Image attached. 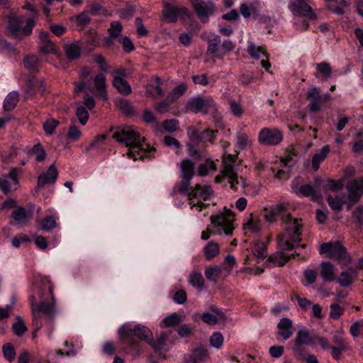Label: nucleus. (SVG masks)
<instances>
[{
    "label": "nucleus",
    "instance_id": "1",
    "mask_svg": "<svg viewBox=\"0 0 363 363\" xmlns=\"http://www.w3.org/2000/svg\"><path fill=\"white\" fill-rule=\"evenodd\" d=\"M179 182L177 183L171 192L174 196L177 194L186 196L191 208L198 207L199 211L206 208L208 204L203 203L209 200L214 191L209 185H201L196 184L194 186L190 187L193 177L195 175V164L189 159H184L180 162Z\"/></svg>",
    "mask_w": 363,
    "mask_h": 363
},
{
    "label": "nucleus",
    "instance_id": "2",
    "mask_svg": "<svg viewBox=\"0 0 363 363\" xmlns=\"http://www.w3.org/2000/svg\"><path fill=\"white\" fill-rule=\"evenodd\" d=\"M53 288V284L49 278L43 277L34 285L33 294L29 297L33 322L37 330L43 325L40 320L41 313L50 320H52L55 315L56 299Z\"/></svg>",
    "mask_w": 363,
    "mask_h": 363
},
{
    "label": "nucleus",
    "instance_id": "3",
    "mask_svg": "<svg viewBox=\"0 0 363 363\" xmlns=\"http://www.w3.org/2000/svg\"><path fill=\"white\" fill-rule=\"evenodd\" d=\"M113 138L128 147L127 155L134 161L150 157V150L143 147L145 138L140 137L132 128H117L113 133Z\"/></svg>",
    "mask_w": 363,
    "mask_h": 363
},
{
    "label": "nucleus",
    "instance_id": "4",
    "mask_svg": "<svg viewBox=\"0 0 363 363\" xmlns=\"http://www.w3.org/2000/svg\"><path fill=\"white\" fill-rule=\"evenodd\" d=\"M286 225L284 230L277 238L278 248L281 250L291 251L295 247L305 248L306 244L300 245L303 232V225L298 218H293L290 214L284 217Z\"/></svg>",
    "mask_w": 363,
    "mask_h": 363
},
{
    "label": "nucleus",
    "instance_id": "5",
    "mask_svg": "<svg viewBox=\"0 0 363 363\" xmlns=\"http://www.w3.org/2000/svg\"><path fill=\"white\" fill-rule=\"evenodd\" d=\"M118 334L123 344L130 347H134L138 342L136 337L142 341L149 343L152 331L147 327L138 324L131 328L128 325H123L118 329Z\"/></svg>",
    "mask_w": 363,
    "mask_h": 363
},
{
    "label": "nucleus",
    "instance_id": "6",
    "mask_svg": "<svg viewBox=\"0 0 363 363\" xmlns=\"http://www.w3.org/2000/svg\"><path fill=\"white\" fill-rule=\"evenodd\" d=\"M8 26L6 29V35L15 39L22 40L23 36H29L32 34L35 21L33 18H28L26 26L22 27L23 20L22 17L11 13L8 16Z\"/></svg>",
    "mask_w": 363,
    "mask_h": 363
},
{
    "label": "nucleus",
    "instance_id": "7",
    "mask_svg": "<svg viewBox=\"0 0 363 363\" xmlns=\"http://www.w3.org/2000/svg\"><path fill=\"white\" fill-rule=\"evenodd\" d=\"M289 9L294 16L303 18L302 30L309 28L308 21H315L317 14L308 4L307 0H294L289 3Z\"/></svg>",
    "mask_w": 363,
    "mask_h": 363
},
{
    "label": "nucleus",
    "instance_id": "8",
    "mask_svg": "<svg viewBox=\"0 0 363 363\" xmlns=\"http://www.w3.org/2000/svg\"><path fill=\"white\" fill-rule=\"evenodd\" d=\"M320 254H326L327 257L335 260L350 262L346 247L339 241L324 242L320 245Z\"/></svg>",
    "mask_w": 363,
    "mask_h": 363
},
{
    "label": "nucleus",
    "instance_id": "9",
    "mask_svg": "<svg viewBox=\"0 0 363 363\" xmlns=\"http://www.w3.org/2000/svg\"><path fill=\"white\" fill-rule=\"evenodd\" d=\"M216 108V103L212 99H206L202 96L189 98L185 105L186 112L207 114L211 110Z\"/></svg>",
    "mask_w": 363,
    "mask_h": 363
},
{
    "label": "nucleus",
    "instance_id": "10",
    "mask_svg": "<svg viewBox=\"0 0 363 363\" xmlns=\"http://www.w3.org/2000/svg\"><path fill=\"white\" fill-rule=\"evenodd\" d=\"M210 219L213 228L216 230H220L222 231L223 230L226 235L233 234L234 230L233 226L234 214L230 210L225 208L224 212L217 215H212Z\"/></svg>",
    "mask_w": 363,
    "mask_h": 363
},
{
    "label": "nucleus",
    "instance_id": "11",
    "mask_svg": "<svg viewBox=\"0 0 363 363\" xmlns=\"http://www.w3.org/2000/svg\"><path fill=\"white\" fill-rule=\"evenodd\" d=\"M284 140L283 132L276 127H264L260 129L257 141L261 145L277 146Z\"/></svg>",
    "mask_w": 363,
    "mask_h": 363
},
{
    "label": "nucleus",
    "instance_id": "12",
    "mask_svg": "<svg viewBox=\"0 0 363 363\" xmlns=\"http://www.w3.org/2000/svg\"><path fill=\"white\" fill-rule=\"evenodd\" d=\"M306 98L309 101L308 108L311 112L320 111L322 106L331 100V95L328 93L320 94V87L308 88Z\"/></svg>",
    "mask_w": 363,
    "mask_h": 363
},
{
    "label": "nucleus",
    "instance_id": "13",
    "mask_svg": "<svg viewBox=\"0 0 363 363\" xmlns=\"http://www.w3.org/2000/svg\"><path fill=\"white\" fill-rule=\"evenodd\" d=\"M191 3L196 16L203 23H207L216 11V4L211 0H191Z\"/></svg>",
    "mask_w": 363,
    "mask_h": 363
},
{
    "label": "nucleus",
    "instance_id": "14",
    "mask_svg": "<svg viewBox=\"0 0 363 363\" xmlns=\"http://www.w3.org/2000/svg\"><path fill=\"white\" fill-rule=\"evenodd\" d=\"M346 189L348 191L347 206L349 210L360 200L363 195V177L350 180Z\"/></svg>",
    "mask_w": 363,
    "mask_h": 363
},
{
    "label": "nucleus",
    "instance_id": "15",
    "mask_svg": "<svg viewBox=\"0 0 363 363\" xmlns=\"http://www.w3.org/2000/svg\"><path fill=\"white\" fill-rule=\"evenodd\" d=\"M162 13L164 20L169 23L177 22L179 16H181L182 18L190 17L188 9L186 7L179 8L177 6H172L169 3H165L164 4V9Z\"/></svg>",
    "mask_w": 363,
    "mask_h": 363
},
{
    "label": "nucleus",
    "instance_id": "16",
    "mask_svg": "<svg viewBox=\"0 0 363 363\" xmlns=\"http://www.w3.org/2000/svg\"><path fill=\"white\" fill-rule=\"evenodd\" d=\"M247 52L252 58L255 60L259 59L260 55L262 54L266 57V60H262L261 61L262 67L267 72H269L271 67V63L269 60V55L267 52V48L264 45L256 46L254 43H250L247 45Z\"/></svg>",
    "mask_w": 363,
    "mask_h": 363
},
{
    "label": "nucleus",
    "instance_id": "17",
    "mask_svg": "<svg viewBox=\"0 0 363 363\" xmlns=\"http://www.w3.org/2000/svg\"><path fill=\"white\" fill-rule=\"evenodd\" d=\"M21 173V169L18 167H13L10 169L9 174H4L0 178V190L5 195H8L11 192V186L8 179L12 181L15 186L19 184L18 176Z\"/></svg>",
    "mask_w": 363,
    "mask_h": 363
},
{
    "label": "nucleus",
    "instance_id": "18",
    "mask_svg": "<svg viewBox=\"0 0 363 363\" xmlns=\"http://www.w3.org/2000/svg\"><path fill=\"white\" fill-rule=\"evenodd\" d=\"M26 85L25 98L26 99H33L38 93L43 94L45 91L44 80L35 77H30L26 81Z\"/></svg>",
    "mask_w": 363,
    "mask_h": 363
},
{
    "label": "nucleus",
    "instance_id": "19",
    "mask_svg": "<svg viewBox=\"0 0 363 363\" xmlns=\"http://www.w3.org/2000/svg\"><path fill=\"white\" fill-rule=\"evenodd\" d=\"M32 211H27L24 207L19 206L12 212V220L9 222V224L11 225H26L32 218Z\"/></svg>",
    "mask_w": 363,
    "mask_h": 363
},
{
    "label": "nucleus",
    "instance_id": "20",
    "mask_svg": "<svg viewBox=\"0 0 363 363\" xmlns=\"http://www.w3.org/2000/svg\"><path fill=\"white\" fill-rule=\"evenodd\" d=\"M291 189L298 196L310 197L312 201H316L318 199L317 189L311 184H303L298 186V182L293 181Z\"/></svg>",
    "mask_w": 363,
    "mask_h": 363
},
{
    "label": "nucleus",
    "instance_id": "21",
    "mask_svg": "<svg viewBox=\"0 0 363 363\" xmlns=\"http://www.w3.org/2000/svg\"><path fill=\"white\" fill-rule=\"evenodd\" d=\"M58 176V171L55 164H51L46 172L42 173L38 178L37 187L43 188L46 184H53Z\"/></svg>",
    "mask_w": 363,
    "mask_h": 363
},
{
    "label": "nucleus",
    "instance_id": "22",
    "mask_svg": "<svg viewBox=\"0 0 363 363\" xmlns=\"http://www.w3.org/2000/svg\"><path fill=\"white\" fill-rule=\"evenodd\" d=\"M208 357V352L203 346H200L184 357V363H201Z\"/></svg>",
    "mask_w": 363,
    "mask_h": 363
},
{
    "label": "nucleus",
    "instance_id": "23",
    "mask_svg": "<svg viewBox=\"0 0 363 363\" xmlns=\"http://www.w3.org/2000/svg\"><path fill=\"white\" fill-rule=\"evenodd\" d=\"M39 51L43 54H55L57 52L56 45L50 39L47 32L41 31L39 34Z\"/></svg>",
    "mask_w": 363,
    "mask_h": 363
},
{
    "label": "nucleus",
    "instance_id": "24",
    "mask_svg": "<svg viewBox=\"0 0 363 363\" xmlns=\"http://www.w3.org/2000/svg\"><path fill=\"white\" fill-rule=\"evenodd\" d=\"M289 262L286 255L282 251H277L271 254L264 263L267 268L274 267H284Z\"/></svg>",
    "mask_w": 363,
    "mask_h": 363
},
{
    "label": "nucleus",
    "instance_id": "25",
    "mask_svg": "<svg viewBox=\"0 0 363 363\" xmlns=\"http://www.w3.org/2000/svg\"><path fill=\"white\" fill-rule=\"evenodd\" d=\"M94 84L97 91L96 96L104 100H107L106 79L104 74H98L94 79Z\"/></svg>",
    "mask_w": 363,
    "mask_h": 363
},
{
    "label": "nucleus",
    "instance_id": "26",
    "mask_svg": "<svg viewBox=\"0 0 363 363\" xmlns=\"http://www.w3.org/2000/svg\"><path fill=\"white\" fill-rule=\"evenodd\" d=\"M292 320L288 318H281L278 325V334L285 340L289 339L292 335Z\"/></svg>",
    "mask_w": 363,
    "mask_h": 363
},
{
    "label": "nucleus",
    "instance_id": "27",
    "mask_svg": "<svg viewBox=\"0 0 363 363\" xmlns=\"http://www.w3.org/2000/svg\"><path fill=\"white\" fill-rule=\"evenodd\" d=\"M320 274L323 282L335 281V267L329 262H322L320 264Z\"/></svg>",
    "mask_w": 363,
    "mask_h": 363
},
{
    "label": "nucleus",
    "instance_id": "28",
    "mask_svg": "<svg viewBox=\"0 0 363 363\" xmlns=\"http://www.w3.org/2000/svg\"><path fill=\"white\" fill-rule=\"evenodd\" d=\"M63 50L69 61L79 59L82 54V48L77 43L65 44Z\"/></svg>",
    "mask_w": 363,
    "mask_h": 363
},
{
    "label": "nucleus",
    "instance_id": "29",
    "mask_svg": "<svg viewBox=\"0 0 363 363\" xmlns=\"http://www.w3.org/2000/svg\"><path fill=\"white\" fill-rule=\"evenodd\" d=\"M356 277V271L353 269H350L349 271H344L340 273V277L337 279V282L341 286L348 287L353 284Z\"/></svg>",
    "mask_w": 363,
    "mask_h": 363
},
{
    "label": "nucleus",
    "instance_id": "30",
    "mask_svg": "<svg viewBox=\"0 0 363 363\" xmlns=\"http://www.w3.org/2000/svg\"><path fill=\"white\" fill-rule=\"evenodd\" d=\"M218 133V130H212L209 128H206L202 132L199 133L197 130L193 131V135L196 138V139L202 143L208 142L210 143H213L216 139V134Z\"/></svg>",
    "mask_w": 363,
    "mask_h": 363
},
{
    "label": "nucleus",
    "instance_id": "31",
    "mask_svg": "<svg viewBox=\"0 0 363 363\" xmlns=\"http://www.w3.org/2000/svg\"><path fill=\"white\" fill-rule=\"evenodd\" d=\"M205 40L208 45L206 53L208 55H214L217 53L219 50V45L221 43L220 37L218 35L213 33L206 37Z\"/></svg>",
    "mask_w": 363,
    "mask_h": 363
},
{
    "label": "nucleus",
    "instance_id": "32",
    "mask_svg": "<svg viewBox=\"0 0 363 363\" xmlns=\"http://www.w3.org/2000/svg\"><path fill=\"white\" fill-rule=\"evenodd\" d=\"M330 147L326 145L321 147L320 151L315 153L312 158V168L317 171L320 167V164L325 160L330 152Z\"/></svg>",
    "mask_w": 363,
    "mask_h": 363
},
{
    "label": "nucleus",
    "instance_id": "33",
    "mask_svg": "<svg viewBox=\"0 0 363 363\" xmlns=\"http://www.w3.org/2000/svg\"><path fill=\"white\" fill-rule=\"evenodd\" d=\"M19 101V94L16 91L10 92L4 99V109L6 111H11L15 108Z\"/></svg>",
    "mask_w": 363,
    "mask_h": 363
},
{
    "label": "nucleus",
    "instance_id": "34",
    "mask_svg": "<svg viewBox=\"0 0 363 363\" xmlns=\"http://www.w3.org/2000/svg\"><path fill=\"white\" fill-rule=\"evenodd\" d=\"M220 253V246L218 243L211 241L203 247V254L206 260L210 261Z\"/></svg>",
    "mask_w": 363,
    "mask_h": 363
},
{
    "label": "nucleus",
    "instance_id": "35",
    "mask_svg": "<svg viewBox=\"0 0 363 363\" xmlns=\"http://www.w3.org/2000/svg\"><path fill=\"white\" fill-rule=\"evenodd\" d=\"M113 86L117 91L123 94L128 95L131 93V86L128 82L121 77H114L113 79Z\"/></svg>",
    "mask_w": 363,
    "mask_h": 363
},
{
    "label": "nucleus",
    "instance_id": "36",
    "mask_svg": "<svg viewBox=\"0 0 363 363\" xmlns=\"http://www.w3.org/2000/svg\"><path fill=\"white\" fill-rule=\"evenodd\" d=\"M188 85L186 83L182 82L176 86L168 96V99L172 102H175L182 96H183L187 91Z\"/></svg>",
    "mask_w": 363,
    "mask_h": 363
},
{
    "label": "nucleus",
    "instance_id": "37",
    "mask_svg": "<svg viewBox=\"0 0 363 363\" xmlns=\"http://www.w3.org/2000/svg\"><path fill=\"white\" fill-rule=\"evenodd\" d=\"M25 67L32 72H38L40 67V60L37 55H27L23 59Z\"/></svg>",
    "mask_w": 363,
    "mask_h": 363
},
{
    "label": "nucleus",
    "instance_id": "38",
    "mask_svg": "<svg viewBox=\"0 0 363 363\" xmlns=\"http://www.w3.org/2000/svg\"><path fill=\"white\" fill-rule=\"evenodd\" d=\"M252 252L257 258L263 259L267 257V247L263 242L257 240L254 243Z\"/></svg>",
    "mask_w": 363,
    "mask_h": 363
},
{
    "label": "nucleus",
    "instance_id": "39",
    "mask_svg": "<svg viewBox=\"0 0 363 363\" xmlns=\"http://www.w3.org/2000/svg\"><path fill=\"white\" fill-rule=\"evenodd\" d=\"M168 335L166 332H162L160 336L155 340L152 335L149 342V345L155 350L159 351L163 348L166 344Z\"/></svg>",
    "mask_w": 363,
    "mask_h": 363
},
{
    "label": "nucleus",
    "instance_id": "40",
    "mask_svg": "<svg viewBox=\"0 0 363 363\" xmlns=\"http://www.w3.org/2000/svg\"><path fill=\"white\" fill-rule=\"evenodd\" d=\"M57 226L56 220L52 216H47L39 222V228L44 231H50Z\"/></svg>",
    "mask_w": 363,
    "mask_h": 363
},
{
    "label": "nucleus",
    "instance_id": "41",
    "mask_svg": "<svg viewBox=\"0 0 363 363\" xmlns=\"http://www.w3.org/2000/svg\"><path fill=\"white\" fill-rule=\"evenodd\" d=\"M189 281L194 287L201 289L204 286L205 280L201 272L193 271L189 274Z\"/></svg>",
    "mask_w": 363,
    "mask_h": 363
},
{
    "label": "nucleus",
    "instance_id": "42",
    "mask_svg": "<svg viewBox=\"0 0 363 363\" xmlns=\"http://www.w3.org/2000/svg\"><path fill=\"white\" fill-rule=\"evenodd\" d=\"M236 145L240 150H247L252 145V140L246 133H241L237 135Z\"/></svg>",
    "mask_w": 363,
    "mask_h": 363
},
{
    "label": "nucleus",
    "instance_id": "43",
    "mask_svg": "<svg viewBox=\"0 0 363 363\" xmlns=\"http://www.w3.org/2000/svg\"><path fill=\"white\" fill-rule=\"evenodd\" d=\"M216 169L215 162L208 160L206 162L199 164L197 172L199 176L203 177L206 176L210 171H216Z\"/></svg>",
    "mask_w": 363,
    "mask_h": 363
},
{
    "label": "nucleus",
    "instance_id": "44",
    "mask_svg": "<svg viewBox=\"0 0 363 363\" xmlns=\"http://www.w3.org/2000/svg\"><path fill=\"white\" fill-rule=\"evenodd\" d=\"M220 273V267L216 265L207 267L204 272L206 279L214 283L217 282L218 278Z\"/></svg>",
    "mask_w": 363,
    "mask_h": 363
},
{
    "label": "nucleus",
    "instance_id": "45",
    "mask_svg": "<svg viewBox=\"0 0 363 363\" xmlns=\"http://www.w3.org/2000/svg\"><path fill=\"white\" fill-rule=\"evenodd\" d=\"M182 321L181 315L174 313L163 319L160 323L162 327H174Z\"/></svg>",
    "mask_w": 363,
    "mask_h": 363
},
{
    "label": "nucleus",
    "instance_id": "46",
    "mask_svg": "<svg viewBox=\"0 0 363 363\" xmlns=\"http://www.w3.org/2000/svg\"><path fill=\"white\" fill-rule=\"evenodd\" d=\"M147 92L155 99L162 96L163 90L161 79L158 77L156 78V84L155 86L150 85L147 89Z\"/></svg>",
    "mask_w": 363,
    "mask_h": 363
},
{
    "label": "nucleus",
    "instance_id": "47",
    "mask_svg": "<svg viewBox=\"0 0 363 363\" xmlns=\"http://www.w3.org/2000/svg\"><path fill=\"white\" fill-rule=\"evenodd\" d=\"M345 308L338 303H333L330 306L329 316L333 320H339L345 313Z\"/></svg>",
    "mask_w": 363,
    "mask_h": 363
},
{
    "label": "nucleus",
    "instance_id": "48",
    "mask_svg": "<svg viewBox=\"0 0 363 363\" xmlns=\"http://www.w3.org/2000/svg\"><path fill=\"white\" fill-rule=\"evenodd\" d=\"M12 329L14 334L18 337L23 336V334L28 330L24 321L19 316L16 318V322L13 323Z\"/></svg>",
    "mask_w": 363,
    "mask_h": 363
},
{
    "label": "nucleus",
    "instance_id": "49",
    "mask_svg": "<svg viewBox=\"0 0 363 363\" xmlns=\"http://www.w3.org/2000/svg\"><path fill=\"white\" fill-rule=\"evenodd\" d=\"M28 153L30 155L36 154L35 160L38 162L44 161L46 157L45 149L40 143L33 145V148L28 152Z\"/></svg>",
    "mask_w": 363,
    "mask_h": 363
},
{
    "label": "nucleus",
    "instance_id": "50",
    "mask_svg": "<svg viewBox=\"0 0 363 363\" xmlns=\"http://www.w3.org/2000/svg\"><path fill=\"white\" fill-rule=\"evenodd\" d=\"M244 228L254 233H257L261 230V221L259 219H254L251 213L250 218L244 224Z\"/></svg>",
    "mask_w": 363,
    "mask_h": 363
},
{
    "label": "nucleus",
    "instance_id": "51",
    "mask_svg": "<svg viewBox=\"0 0 363 363\" xmlns=\"http://www.w3.org/2000/svg\"><path fill=\"white\" fill-rule=\"evenodd\" d=\"M2 351L4 358L9 362H11L15 359L16 351L13 345L11 343H6L2 347Z\"/></svg>",
    "mask_w": 363,
    "mask_h": 363
},
{
    "label": "nucleus",
    "instance_id": "52",
    "mask_svg": "<svg viewBox=\"0 0 363 363\" xmlns=\"http://www.w3.org/2000/svg\"><path fill=\"white\" fill-rule=\"evenodd\" d=\"M327 202L329 206L334 211H340L342 210L343 201L340 196H335L330 195L327 197Z\"/></svg>",
    "mask_w": 363,
    "mask_h": 363
},
{
    "label": "nucleus",
    "instance_id": "53",
    "mask_svg": "<svg viewBox=\"0 0 363 363\" xmlns=\"http://www.w3.org/2000/svg\"><path fill=\"white\" fill-rule=\"evenodd\" d=\"M296 342L303 343L306 345H309L312 342V337L309 333L306 330H300L298 331L296 338L294 340Z\"/></svg>",
    "mask_w": 363,
    "mask_h": 363
},
{
    "label": "nucleus",
    "instance_id": "54",
    "mask_svg": "<svg viewBox=\"0 0 363 363\" xmlns=\"http://www.w3.org/2000/svg\"><path fill=\"white\" fill-rule=\"evenodd\" d=\"M332 341L336 347L342 348H347V344L344 338V331L342 330L336 331L333 336Z\"/></svg>",
    "mask_w": 363,
    "mask_h": 363
},
{
    "label": "nucleus",
    "instance_id": "55",
    "mask_svg": "<svg viewBox=\"0 0 363 363\" xmlns=\"http://www.w3.org/2000/svg\"><path fill=\"white\" fill-rule=\"evenodd\" d=\"M224 338L221 333L215 332L209 338L211 345L216 349H220L223 345Z\"/></svg>",
    "mask_w": 363,
    "mask_h": 363
},
{
    "label": "nucleus",
    "instance_id": "56",
    "mask_svg": "<svg viewBox=\"0 0 363 363\" xmlns=\"http://www.w3.org/2000/svg\"><path fill=\"white\" fill-rule=\"evenodd\" d=\"M116 105L118 108L126 115L130 116L134 112L131 104L126 99H121L118 100Z\"/></svg>",
    "mask_w": 363,
    "mask_h": 363
},
{
    "label": "nucleus",
    "instance_id": "57",
    "mask_svg": "<svg viewBox=\"0 0 363 363\" xmlns=\"http://www.w3.org/2000/svg\"><path fill=\"white\" fill-rule=\"evenodd\" d=\"M76 116L82 125H85L89 120V114L86 107L79 106L76 110Z\"/></svg>",
    "mask_w": 363,
    "mask_h": 363
},
{
    "label": "nucleus",
    "instance_id": "58",
    "mask_svg": "<svg viewBox=\"0 0 363 363\" xmlns=\"http://www.w3.org/2000/svg\"><path fill=\"white\" fill-rule=\"evenodd\" d=\"M344 184L342 179L335 180L332 179H327V184L325 189H330L332 191L336 192L343 188Z\"/></svg>",
    "mask_w": 363,
    "mask_h": 363
},
{
    "label": "nucleus",
    "instance_id": "59",
    "mask_svg": "<svg viewBox=\"0 0 363 363\" xmlns=\"http://www.w3.org/2000/svg\"><path fill=\"white\" fill-rule=\"evenodd\" d=\"M179 121L177 119H167L162 121V126L168 133H173L178 128Z\"/></svg>",
    "mask_w": 363,
    "mask_h": 363
},
{
    "label": "nucleus",
    "instance_id": "60",
    "mask_svg": "<svg viewBox=\"0 0 363 363\" xmlns=\"http://www.w3.org/2000/svg\"><path fill=\"white\" fill-rule=\"evenodd\" d=\"M59 124L60 122L55 119H48L43 123L44 131L48 135H52L55 133V130L56 128L59 125Z\"/></svg>",
    "mask_w": 363,
    "mask_h": 363
},
{
    "label": "nucleus",
    "instance_id": "61",
    "mask_svg": "<svg viewBox=\"0 0 363 363\" xmlns=\"http://www.w3.org/2000/svg\"><path fill=\"white\" fill-rule=\"evenodd\" d=\"M122 30L123 26L119 21H113L108 31L111 37L116 38L121 35Z\"/></svg>",
    "mask_w": 363,
    "mask_h": 363
},
{
    "label": "nucleus",
    "instance_id": "62",
    "mask_svg": "<svg viewBox=\"0 0 363 363\" xmlns=\"http://www.w3.org/2000/svg\"><path fill=\"white\" fill-rule=\"evenodd\" d=\"M172 102L168 98L162 101L155 104L154 108L155 111L160 113H164L168 112L170 108Z\"/></svg>",
    "mask_w": 363,
    "mask_h": 363
},
{
    "label": "nucleus",
    "instance_id": "63",
    "mask_svg": "<svg viewBox=\"0 0 363 363\" xmlns=\"http://www.w3.org/2000/svg\"><path fill=\"white\" fill-rule=\"evenodd\" d=\"M316 69L325 78H328L331 76L332 67L328 62H320L316 65Z\"/></svg>",
    "mask_w": 363,
    "mask_h": 363
},
{
    "label": "nucleus",
    "instance_id": "64",
    "mask_svg": "<svg viewBox=\"0 0 363 363\" xmlns=\"http://www.w3.org/2000/svg\"><path fill=\"white\" fill-rule=\"evenodd\" d=\"M229 106L231 113L235 117H240L243 114V108L240 104L236 102L235 100H230Z\"/></svg>",
    "mask_w": 363,
    "mask_h": 363
}]
</instances>
